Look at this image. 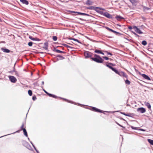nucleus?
Returning <instances> with one entry per match:
<instances>
[{
    "label": "nucleus",
    "mask_w": 153,
    "mask_h": 153,
    "mask_svg": "<svg viewBox=\"0 0 153 153\" xmlns=\"http://www.w3.org/2000/svg\"><path fill=\"white\" fill-rule=\"evenodd\" d=\"M96 57L95 58H92V59L94 61L99 63H102L103 62V60L99 56L97 55H94Z\"/></svg>",
    "instance_id": "f257e3e1"
},
{
    "label": "nucleus",
    "mask_w": 153,
    "mask_h": 153,
    "mask_svg": "<svg viewBox=\"0 0 153 153\" xmlns=\"http://www.w3.org/2000/svg\"><path fill=\"white\" fill-rule=\"evenodd\" d=\"M105 10V9L102 8L97 7L95 8V10L101 14H102V13H103V12L102 11V10Z\"/></svg>",
    "instance_id": "f03ea898"
},
{
    "label": "nucleus",
    "mask_w": 153,
    "mask_h": 153,
    "mask_svg": "<svg viewBox=\"0 0 153 153\" xmlns=\"http://www.w3.org/2000/svg\"><path fill=\"white\" fill-rule=\"evenodd\" d=\"M137 111L139 113H143L146 112V110L145 108L141 107L138 108Z\"/></svg>",
    "instance_id": "7ed1b4c3"
},
{
    "label": "nucleus",
    "mask_w": 153,
    "mask_h": 153,
    "mask_svg": "<svg viewBox=\"0 0 153 153\" xmlns=\"http://www.w3.org/2000/svg\"><path fill=\"white\" fill-rule=\"evenodd\" d=\"M133 30L137 33L139 34H141L143 33V32H142L136 26H133Z\"/></svg>",
    "instance_id": "20e7f679"
},
{
    "label": "nucleus",
    "mask_w": 153,
    "mask_h": 153,
    "mask_svg": "<svg viewBox=\"0 0 153 153\" xmlns=\"http://www.w3.org/2000/svg\"><path fill=\"white\" fill-rule=\"evenodd\" d=\"M9 79L11 81L13 82H15L16 81V78L13 76H10Z\"/></svg>",
    "instance_id": "39448f33"
},
{
    "label": "nucleus",
    "mask_w": 153,
    "mask_h": 153,
    "mask_svg": "<svg viewBox=\"0 0 153 153\" xmlns=\"http://www.w3.org/2000/svg\"><path fill=\"white\" fill-rule=\"evenodd\" d=\"M102 14L108 18H110L111 17V16L110 14H109L108 13L106 12H103V13H102Z\"/></svg>",
    "instance_id": "423d86ee"
},
{
    "label": "nucleus",
    "mask_w": 153,
    "mask_h": 153,
    "mask_svg": "<svg viewBox=\"0 0 153 153\" xmlns=\"http://www.w3.org/2000/svg\"><path fill=\"white\" fill-rule=\"evenodd\" d=\"M84 55L86 58H88L91 56L90 53L88 52H85L84 53Z\"/></svg>",
    "instance_id": "0eeeda50"
},
{
    "label": "nucleus",
    "mask_w": 153,
    "mask_h": 153,
    "mask_svg": "<svg viewBox=\"0 0 153 153\" xmlns=\"http://www.w3.org/2000/svg\"><path fill=\"white\" fill-rule=\"evenodd\" d=\"M73 13H77L79 15H84V16H88L89 15L88 14H86V13H80V12H76L73 11Z\"/></svg>",
    "instance_id": "6e6552de"
},
{
    "label": "nucleus",
    "mask_w": 153,
    "mask_h": 153,
    "mask_svg": "<svg viewBox=\"0 0 153 153\" xmlns=\"http://www.w3.org/2000/svg\"><path fill=\"white\" fill-rule=\"evenodd\" d=\"M142 76L145 78V79L148 80H150V78L147 75H145V74H142Z\"/></svg>",
    "instance_id": "1a4fd4ad"
},
{
    "label": "nucleus",
    "mask_w": 153,
    "mask_h": 153,
    "mask_svg": "<svg viewBox=\"0 0 153 153\" xmlns=\"http://www.w3.org/2000/svg\"><path fill=\"white\" fill-rule=\"evenodd\" d=\"M29 38L32 40H35L36 41H39V39L37 38H34L32 37L31 36H29Z\"/></svg>",
    "instance_id": "9d476101"
},
{
    "label": "nucleus",
    "mask_w": 153,
    "mask_h": 153,
    "mask_svg": "<svg viewBox=\"0 0 153 153\" xmlns=\"http://www.w3.org/2000/svg\"><path fill=\"white\" fill-rule=\"evenodd\" d=\"M92 109L93 110H94V111H97V112H102V111H101V110L95 107L92 108Z\"/></svg>",
    "instance_id": "9b49d317"
},
{
    "label": "nucleus",
    "mask_w": 153,
    "mask_h": 153,
    "mask_svg": "<svg viewBox=\"0 0 153 153\" xmlns=\"http://www.w3.org/2000/svg\"><path fill=\"white\" fill-rule=\"evenodd\" d=\"M23 3L27 5L28 4V1L26 0H20Z\"/></svg>",
    "instance_id": "f8f14e48"
},
{
    "label": "nucleus",
    "mask_w": 153,
    "mask_h": 153,
    "mask_svg": "<svg viewBox=\"0 0 153 153\" xmlns=\"http://www.w3.org/2000/svg\"><path fill=\"white\" fill-rule=\"evenodd\" d=\"M110 68L112 70L114 71L116 74H119V75H120V74L118 72V71L117 70H116L115 69L113 68L110 67Z\"/></svg>",
    "instance_id": "ddd939ff"
},
{
    "label": "nucleus",
    "mask_w": 153,
    "mask_h": 153,
    "mask_svg": "<svg viewBox=\"0 0 153 153\" xmlns=\"http://www.w3.org/2000/svg\"><path fill=\"white\" fill-rule=\"evenodd\" d=\"M144 104H145V105L147 107L149 108H150L151 107V105H150V104L148 102H144Z\"/></svg>",
    "instance_id": "4468645a"
},
{
    "label": "nucleus",
    "mask_w": 153,
    "mask_h": 153,
    "mask_svg": "<svg viewBox=\"0 0 153 153\" xmlns=\"http://www.w3.org/2000/svg\"><path fill=\"white\" fill-rule=\"evenodd\" d=\"M2 50L4 52L9 53L10 52V50L7 49L2 48Z\"/></svg>",
    "instance_id": "2eb2a0df"
},
{
    "label": "nucleus",
    "mask_w": 153,
    "mask_h": 153,
    "mask_svg": "<svg viewBox=\"0 0 153 153\" xmlns=\"http://www.w3.org/2000/svg\"><path fill=\"white\" fill-rule=\"evenodd\" d=\"M92 2L89 0H88L86 2V4L88 5H91L92 4Z\"/></svg>",
    "instance_id": "dca6fc26"
},
{
    "label": "nucleus",
    "mask_w": 153,
    "mask_h": 153,
    "mask_svg": "<svg viewBox=\"0 0 153 153\" xmlns=\"http://www.w3.org/2000/svg\"><path fill=\"white\" fill-rule=\"evenodd\" d=\"M24 135L26 137L27 136V134L26 129L25 128H22Z\"/></svg>",
    "instance_id": "f3484780"
},
{
    "label": "nucleus",
    "mask_w": 153,
    "mask_h": 153,
    "mask_svg": "<svg viewBox=\"0 0 153 153\" xmlns=\"http://www.w3.org/2000/svg\"><path fill=\"white\" fill-rule=\"evenodd\" d=\"M116 18L117 19V20H120L121 19H123V18L120 16H117L116 17Z\"/></svg>",
    "instance_id": "a211bd4d"
},
{
    "label": "nucleus",
    "mask_w": 153,
    "mask_h": 153,
    "mask_svg": "<svg viewBox=\"0 0 153 153\" xmlns=\"http://www.w3.org/2000/svg\"><path fill=\"white\" fill-rule=\"evenodd\" d=\"M148 140L149 143L151 145H153V140L150 139H148Z\"/></svg>",
    "instance_id": "6ab92c4d"
},
{
    "label": "nucleus",
    "mask_w": 153,
    "mask_h": 153,
    "mask_svg": "<svg viewBox=\"0 0 153 153\" xmlns=\"http://www.w3.org/2000/svg\"><path fill=\"white\" fill-rule=\"evenodd\" d=\"M142 43L144 45H146L147 44V42L145 41H143Z\"/></svg>",
    "instance_id": "aec40b11"
},
{
    "label": "nucleus",
    "mask_w": 153,
    "mask_h": 153,
    "mask_svg": "<svg viewBox=\"0 0 153 153\" xmlns=\"http://www.w3.org/2000/svg\"><path fill=\"white\" fill-rule=\"evenodd\" d=\"M28 94L30 96H31L32 95V91L31 90H29L28 91Z\"/></svg>",
    "instance_id": "412c9836"
},
{
    "label": "nucleus",
    "mask_w": 153,
    "mask_h": 153,
    "mask_svg": "<svg viewBox=\"0 0 153 153\" xmlns=\"http://www.w3.org/2000/svg\"><path fill=\"white\" fill-rule=\"evenodd\" d=\"M44 91L47 94L50 96H51V97H54V96H53V95H52L51 94H48V93L46 91H45L44 90Z\"/></svg>",
    "instance_id": "4be33fe9"
},
{
    "label": "nucleus",
    "mask_w": 153,
    "mask_h": 153,
    "mask_svg": "<svg viewBox=\"0 0 153 153\" xmlns=\"http://www.w3.org/2000/svg\"><path fill=\"white\" fill-rule=\"evenodd\" d=\"M132 3V4H134L135 2L136 1L134 0H129Z\"/></svg>",
    "instance_id": "5701e85b"
},
{
    "label": "nucleus",
    "mask_w": 153,
    "mask_h": 153,
    "mask_svg": "<svg viewBox=\"0 0 153 153\" xmlns=\"http://www.w3.org/2000/svg\"><path fill=\"white\" fill-rule=\"evenodd\" d=\"M95 52L96 53H101V51L99 50H96L95 51Z\"/></svg>",
    "instance_id": "b1692460"
},
{
    "label": "nucleus",
    "mask_w": 153,
    "mask_h": 153,
    "mask_svg": "<svg viewBox=\"0 0 153 153\" xmlns=\"http://www.w3.org/2000/svg\"><path fill=\"white\" fill-rule=\"evenodd\" d=\"M33 43L32 42H30L28 43V45L30 46H31L32 45Z\"/></svg>",
    "instance_id": "393cba45"
},
{
    "label": "nucleus",
    "mask_w": 153,
    "mask_h": 153,
    "mask_svg": "<svg viewBox=\"0 0 153 153\" xmlns=\"http://www.w3.org/2000/svg\"><path fill=\"white\" fill-rule=\"evenodd\" d=\"M126 84H129L130 83V82L128 81V80H126Z\"/></svg>",
    "instance_id": "a878e982"
},
{
    "label": "nucleus",
    "mask_w": 153,
    "mask_h": 153,
    "mask_svg": "<svg viewBox=\"0 0 153 153\" xmlns=\"http://www.w3.org/2000/svg\"><path fill=\"white\" fill-rule=\"evenodd\" d=\"M53 39L54 41H56L57 39V37L56 36H53Z\"/></svg>",
    "instance_id": "bb28decb"
},
{
    "label": "nucleus",
    "mask_w": 153,
    "mask_h": 153,
    "mask_svg": "<svg viewBox=\"0 0 153 153\" xmlns=\"http://www.w3.org/2000/svg\"><path fill=\"white\" fill-rule=\"evenodd\" d=\"M72 40H74V41H76V42H78V43H80V42H79V41L78 40H77V39H72Z\"/></svg>",
    "instance_id": "cd10ccee"
},
{
    "label": "nucleus",
    "mask_w": 153,
    "mask_h": 153,
    "mask_svg": "<svg viewBox=\"0 0 153 153\" xmlns=\"http://www.w3.org/2000/svg\"><path fill=\"white\" fill-rule=\"evenodd\" d=\"M96 7H90L89 9H93L95 10V8H96Z\"/></svg>",
    "instance_id": "c85d7f7f"
},
{
    "label": "nucleus",
    "mask_w": 153,
    "mask_h": 153,
    "mask_svg": "<svg viewBox=\"0 0 153 153\" xmlns=\"http://www.w3.org/2000/svg\"><path fill=\"white\" fill-rule=\"evenodd\" d=\"M128 28L130 30L133 29V27L131 26H129Z\"/></svg>",
    "instance_id": "c756f323"
},
{
    "label": "nucleus",
    "mask_w": 153,
    "mask_h": 153,
    "mask_svg": "<svg viewBox=\"0 0 153 153\" xmlns=\"http://www.w3.org/2000/svg\"><path fill=\"white\" fill-rule=\"evenodd\" d=\"M131 31L134 35H136L137 36H138V35H137L135 32L133 31Z\"/></svg>",
    "instance_id": "7c9ffc66"
},
{
    "label": "nucleus",
    "mask_w": 153,
    "mask_h": 153,
    "mask_svg": "<svg viewBox=\"0 0 153 153\" xmlns=\"http://www.w3.org/2000/svg\"><path fill=\"white\" fill-rule=\"evenodd\" d=\"M103 58H104L105 59V60H108V58L106 57H105V56H103L102 57Z\"/></svg>",
    "instance_id": "2f4dec72"
},
{
    "label": "nucleus",
    "mask_w": 153,
    "mask_h": 153,
    "mask_svg": "<svg viewBox=\"0 0 153 153\" xmlns=\"http://www.w3.org/2000/svg\"><path fill=\"white\" fill-rule=\"evenodd\" d=\"M32 98L33 100H35L36 99V97H33Z\"/></svg>",
    "instance_id": "473e14b6"
},
{
    "label": "nucleus",
    "mask_w": 153,
    "mask_h": 153,
    "mask_svg": "<svg viewBox=\"0 0 153 153\" xmlns=\"http://www.w3.org/2000/svg\"><path fill=\"white\" fill-rule=\"evenodd\" d=\"M131 128L132 129H137L136 128L134 127H133V126H131Z\"/></svg>",
    "instance_id": "72a5a7b5"
},
{
    "label": "nucleus",
    "mask_w": 153,
    "mask_h": 153,
    "mask_svg": "<svg viewBox=\"0 0 153 153\" xmlns=\"http://www.w3.org/2000/svg\"><path fill=\"white\" fill-rule=\"evenodd\" d=\"M107 29L108 30H109L110 31H111V32H112V30H112V29H110V28H108V27H107Z\"/></svg>",
    "instance_id": "f704fd0d"
},
{
    "label": "nucleus",
    "mask_w": 153,
    "mask_h": 153,
    "mask_svg": "<svg viewBox=\"0 0 153 153\" xmlns=\"http://www.w3.org/2000/svg\"><path fill=\"white\" fill-rule=\"evenodd\" d=\"M139 130H141V131H145V130L144 129H139Z\"/></svg>",
    "instance_id": "c9c22d12"
},
{
    "label": "nucleus",
    "mask_w": 153,
    "mask_h": 153,
    "mask_svg": "<svg viewBox=\"0 0 153 153\" xmlns=\"http://www.w3.org/2000/svg\"><path fill=\"white\" fill-rule=\"evenodd\" d=\"M112 32H113V33H117V32L115 31H114V30H112Z\"/></svg>",
    "instance_id": "e433bc0d"
},
{
    "label": "nucleus",
    "mask_w": 153,
    "mask_h": 153,
    "mask_svg": "<svg viewBox=\"0 0 153 153\" xmlns=\"http://www.w3.org/2000/svg\"><path fill=\"white\" fill-rule=\"evenodd\" d=\"M107 54H108L110 55H112V54L111 53H108Z\"/></svg>",
    "instance_id": "4c0bfd02"
},
{
    "label": "nucleus",
    "mask_w": 153,
    "mask_h": 153,
    "mask_svg": "<svg viewBox=\"0 0 153 153\" xmlns=\"http://www.w3.org/2000/svg\"><path fill=\"white\" fill-rule=\"evenodd\" d=\"M107 67H108L109 68H110V67H111L110 66H109L108 65H107Z\"/></svg>",
    "instance_id": "58836bf2"
},
{
    "label": "nucleus",
    "mask_w": 153,
    "mask_h": 153,
    "mask_svg": "<svg viewBox=\"0 0 153 153\" xmlns=\"http://www.w3.org/2000/svg\"><path fill=\"white\" fill-rule=\"evenodd\" d=\"M61 52V51H59V50H58V52L60 53V52Z\"/></svg>",
    "instance_id": "ea45409f"
},
{
    "label": "nucleus",
    "mask_w": 153,
    "mask_h": 153,
    "mask_svg": "<svg viewBox=\"0 0 153 153\" xmlns=\"http://www.w3.org/2000/svg\"><path fill=\"white\" fill-rule=\"evenodd\" d=\"M67 47H68V48H72L71 47H70V46H68Z\"/></svg>",
    "instance_id": "a19ab883"
},
{
    "label": "nucleus",
    "mask_w": 153,
    "mask_h": 153,
    "mask_svg": "<svg viewBox=\"0 0 153 153\" xmlns=\"http://www.w3.org/2000/svg\"><path fill=\"white\" fill-rule=\"evenodd\" d=\"M101 54L102 55H104V53L102 52H101Z\"/></svg>",
    "instance_id": "79ce46f5"
},
{
    "label": "nucleus",
    "mask_w": 153,
    "mask_h": 153,
    "mask_svg": "<svg viewBox=\"0 0 153 153\" xmlns=\"http://www.w3.org/2000/svg\"><path fill=\"white\" fill-rule=\"evenodd\" d=\"M126 115V116H129V115L126 114V115Z\"/></svg>",
    "instance_id": "37998d69"
},
{
    "label": "nucleus",
    "mask_w": 153,
    "mask_h": 153,
    "mask_svg": "<svg viewBox=\"0 0 153 153\" xmlns=\"http://www.w3.org/2000/svg\"><path fill=\"white\" fill-rule=\"evenodd\" d=\"M126 115V116H129V115L126 114V115Z\"/></svg>",
    "instance_id": "c03bdc74"
},
{
    "label": "nucleus",
    "mask_w": 153,
    "mask_h": 153,
    "mask_svg": "<svg viewBox=\"0 0 153 153\" xmlns=\"http://www.w3.org/2000/svg\"><path fill=\"white\" fill-rule=\"evenodd\" d=\"M122 113V114H123L124 115H126V114H125V113Z\"/></svg>",
    "instance_id": "a18cd8bd"
},
{
    "label": "nucleus",
    "mask_w": 153,
    "mask_h": 153,
    "mask_svg": "<svg viewBox=\"0 0 153 153\" xmlns=\"http://www.w3.org/2000/svg\"><path fill=\"white\" fill-rule=\"evenodd\" d=\"M42 85H43L44 84V82L43 81H42Z\"/></svg>",
    "instance_id": "49530a36"
},
{
    "label": "nucleus",
    "mask_w": 153,
    "mask_h": 153,
    "mask_svg": "<svg viewBox=\"0 0 153 153\" xmlns=\"http://www.w3.org/2000/svg\"><path fill=\"white\" fill-rule=\"evenodd\" d=\"M122 74H123L124 75V73L122 72Z\"/></svg>",
    "instance_id": "de8ad7c7"
},
{
    "label": "nucleus",
    "mask_w": 153,
    "mask_h": 153,
    "mask_svg": "<svg viewBox=\"0 0 153 153\" xmlns=\"http://www.w3.org/2000/svg\"><path fill=\"white\" fill-rule=\"evenodd\" d=\"M119 125V126H120V125Z\"/></svg>",
    "instance_id": "09e8293b"
}]
</instances>
